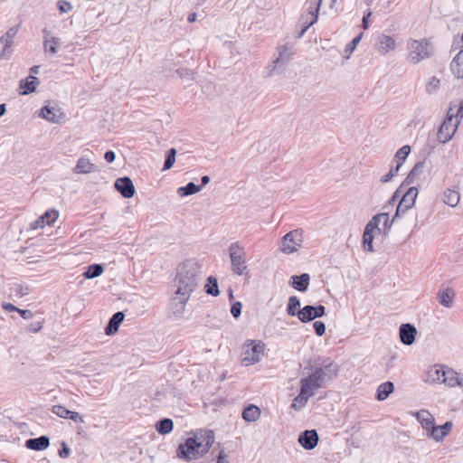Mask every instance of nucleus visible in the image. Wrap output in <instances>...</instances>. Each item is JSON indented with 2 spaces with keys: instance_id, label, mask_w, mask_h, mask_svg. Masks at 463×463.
Segmentation results:
<instances>
[{
  "instance_id": "f257e3e1",
  "label": "nucleus",
  "mask_w": 463,
  "mask_h": 463,
  "mask_svg": "<svg viewBox=\"0 0 463 463\" xmlns=\"http://www.w3.org/2000/svg\"><path fill=\"white\" fill-rule=\"evenodd\" d=\"M338 366L330 358L318 359L311 373L299 381V393L293 399L291 408L301 411L317 390L325 388L337 374Z\"/></svg>"
},
{
  "instance_id": "f03ea898",
  "label": "nucleus",
  "mask_w": 463,
  "mask_h": 463,
  "mask_svg": "<svg viewBox=\"0 0 463 463\" xmlns=\"http://www.w3.org/2000/svg\"><path fill=\"white\" fill-rule=\"evenodd\" d=\"M214 442V433L211 430H200L193 437L187 438L177 449V457L189 461L206 454Z\"/></svg>"
},
{
  "instance_id": "7ed1b4c3",
  "label": "nucleus",
  "mask_w": 463,
  "mask_h": 463,
  "mask_svg": "<svg viewBox=\"0 0 463 463\" xmlns=\"http://www.w3.org/2000/svg\"><path fill=\"white\" fill-rule=\"evenodd\" d=\"M199 280L200 266L194 260H187L178 267L175 280V292L191 297L192 293L197 288Z\"/></svg>"
},
{
  "instance_id": "20e7f679",
  "label": "nucleus",
  "mask_w": 463,
  "mask_h": 463,
  "mask_svg": "<svg viewBox=\"0 0 463 463\" xmlns=\"http://www.w3.org/2000/svg\"><path fill=\"white\" fill-rule=\"evenodd\" d=\"M407 52L409 61L413 64H417L430 58L434 52V48L426 39H410L407 42Z\"/></svg>"
},
{
  "instance_id": "39448f33",
  "label": "nucleus",
  "mask_w": 463,
  "mask_h": 463,
  "mask_svg": "<svg viewBox=\"0 0 463 463\" xmlns=\"http://www.w3.org/2000/svg\"><path fill=\"white\" fill-rule=\"evenodd\" d=\"M384 218V231H388L392 227V222H390V217L388 213H382L374 215L369 222L365 225L364 234H363V246L364 250L373 251V232L378 230L379 232L382 229L379 227V221Z\"/></svg>"
},
{
  "instance_id": "423d86ee",
  "label": "nucleus",
  "mask_w": 463,
  "mask_h": 463,
  "mask_svg": "<svg viewBox=\"0 0 463 463\" xmlns=\"http://www.w3.org/2000/svg\"><path fill=\"white\" fill-rule=\"evenodd\" d=\"M228 251L232 271L235 275H243L248 269L244 247L239 241H235L231 243Z\"/></svg>"
},
{
  "instance_id": "0eeeda50",
  "label": "nucleus",
  "mask_w": 463,
  "mask_h": 463,
  "mask_svg": "<svg viewBox=\"0 0 463 463\" xmlns=\"http://www.w3.org/2000/svg\"><path fill=\"white\" fill-rule=\"evenodd\" d=\"M265 349V345L260 340H248L243 345L242 364L246 366L254 364L260 360Z\"/></svg>"
},
{
  "instance_id": "6e6552de",
  "label": "nucleus",
  "mask_w": 463,
  "mask_h": 463,
  "mask_svg": "<svg viewBox=\"0 0 463 463\" xmlns=\"http://www.w3.org/2000/svg\"><path fill=\"white\" fill-rule=\"evenodd\" d=\"M303 242V231L297 229L285 234L280 242V250L285 254H292L298 250Z\"/></svg>"
},
{
  "instance_id": "1a4fd4ad",
  "label": "nucleus",
  "mask_w": 463,
  "mask_h": 463,
  "mask_svg": "<svg viewBox=\"0 0 463 463\" xmlns=\"http://www.w3.org/2000/svg\"><path fill=\"white\" fill-rule=\"evenodd\" d=\"M278 57L274 60L273 64L268 67L269 76L280 73L284 71L287 63L291 58L290 48L288 45L278 47Z\"/></svg>"
},
{
  "instance_id": "9d476101",
  "label": "nucleus",
  "mask_w": 463,
  "mask_h": 463,
  "mask_svg": "<svg viewBox=\"0 0 463 463\" xmlns=\"http://www.w3.org/2000/svg\"><path fill=\"white\" fill-rule=\"evenodd\" d=\"M418 196V189L415 186L410 187L402 196L396 209V213L393 218L390 221L392 223L394 222L395 218L403 214L406 211L411 209L414 203L415 200Z\"/></svg>"
},
{
  "instance_id": "9b49d317",
  "label": "nucleus",
  "mask_w": 463,
  "mask_h": 463,
  "mask_svg": "<svg viewBox=\"0 0 463 463\" xmlns=\"http://www.w3.org/2000/svg\"><path fill=\"white\" fill-rule=\"evenodd\" d=\"M459 121H452L449 118H446L439 128L437 138L439 143L445 144L449 142L457 131Z\"/></svg>"
},
{
  "instance_id": "f8f14e48",
  "label": "nucleus",
  "mask_w": 463,
  "mask_h": 463,
  "mask_svg": "<svg viewBox=\"0 0 463 463\" xmlns=\"http://www.w3.org/2000/svg\"><path fill=\"white\" fill-rule=\"evenodd\" d=\"M189 296H184L181 294H177V292L175 291L174 297L171 298L170 304H169V310L171 314V317L174 319H179L183 317L185 306L187 301L189 300Z\"/></svg>"
},
{
  "instance_id": "ddd939ff",
  "label": "nucleus",
  "mask_w": 463,
  "mask_h": 463,
  "mask_svg": "<svg viewBox=\"0 0 463 463\" xmlns=\"http://www.w3.org/2000/svg\"><path fill=\"white\" fill-rule=\"evenodd\" d=\"M326 314V308L322 305H307L298 312V319L303 323L310 322L316 318L322 317Z\"/></svg>"
},
{
  "instance_id": "4468645a",
  "label": "nucleus",
  "mask_w": 463,
  "mask_h": 463,
  "mask_svg": "<svg viewBox=\"0 0 463 463\" xmlns=\"http://www.w3.org/2000/svg\"><path fill=\"white\" fill-rule=\"evenodd\" d=\"M396 47V41L392 36L384 33L377 36L374 48L380 54L385 55L394 51Z\"/></svg>"
},
{
  "instance_id": "2eb2a0df",
  "label": "nucleus",
  "mask_w": 463,
  "mask_h": 463,
  "mask_svg": "<svg viewBox=\"0 0 463 463\" xmlns=\"http://www.w3.org/2000/svg\"><path fill=\"white\" fill-rule=\"evenodd\" d=\"M58 219V212L54 209L45 212L38 219L30 223V229L34 231L39 228H44L45 225L51 226Z\"/></svg>"
},
{
  "instance_id": "dca6fc26",
  "label": "nucleus",
  "mask_w": 463,
  "mask_h": 463,
  "mask_svg": "<svg viewBox=\"0 0 463 463\" xmlns=\"http://www.w3.org/2000/svg\"><path fill=\"white\" fill-rule=\"evenodd\" d=\"M115 188L124 198L128 199L133 197L136 192L132 180L128 176L118 178L115 182Z\"/></svg>"
},
{
  "instance_id": "f3484780",
  "label": "nucleus",
  "mask_w": 463,
  "mask_h": 463,
  "mask_svg": "<svg viewBox=\"0 0 463 463\" xmlns=\"http://www.w3.org/2000/svg\"><path fill=\"white\" fill-rule=\"evenodd\" d=\"M298 442L304 449L307 450L313 449L317 445L318 434L315 430H305L300 433Z\"/></svg>"
},
{
  "instance_id": "a211bd4d",
  "label": "nucleus",
  "mask_w": 463,
  "mask_h": 463,
  "mask_svg": "<svg viewBox=\"0 0 463 463\" xmlns=\"http://www.w3.org/2000/svg\"><path fill=\"white\" fill-rule=\"evenodd\" d=\"M453 424L451 421H446L444 424L436 426L435 424L429 430L428 435L436 441H441L451 430Z\"/></svg>"
},
{
  "instance_id": "6ab92c4d",
  "label": "nucleus",
  "mask_w": 463,
  "mask_h": 463,
  "mask_svg": "<svg viewBox=\"0 0 463 463\" xmlns=\"http://www.w3.org/2000/svg\"><path fill=\"white\" fill-rule=\"evenodd\" d=\"M417 330L411 324H402L400 326L399 335L401 342L405 345H411L414 343Z\"/></svg>"
},
{
  "instance_id": "aec40b11",
  "label": "nucleus",
  "mask_w": 463,
  "mask_h": 463,
  "mask_svg": "<svg viewBox=\"0 0 463 463\" xmlns=\"http://www.w3.org/2000/svg\"><path fill=\"white\" fill-rule=\"evenodd\" d=\"M445 377L442 379V383L449 387H461L463 388V374L455 372L452 369L447 368L443 373Z\"/></svg>"
},
{
  "instance_id": "412c9836",
  "label": "nucleus",
  "mask_w": 463,
  "mask_h": 463,
  "mask_svg": "<svg viewBox=\"0 0 463 463\" xmlns=\"http://www.w3.org/2000/svg\"><path fill=\"white\" fill-rule=\"evenodd\" d=\"M310 277L307 273H303L299 276L293 275L290 277L288 284L295 289L305 292L308 288Z\"/></svg>"
},
{
  "instance_id": "4be33fe9",
  "label": "nucleus",
  "mask_w": 463,
  "mask_h": 463,
  "mask_svg": "<svg viewBox=\"0 0 463 463\" xmlns=\"http://www.w3.org/2000/svg\"><path fill=\"white\" fill-rule=\"evenodd\" d=\"M456 293L450 288H440L437 293V299L445 307H452Z\"/></svg>"
},
{
  "instance_id": "5701e85b",
  "label": "nucleus",
  "mask_w": 463,
  "mask_h": 463,
  "mask_svg": "<svg viewBox=\"0 0 463 463\" xmlns=\"http://www.w3.org/2000/svg\"><path fill=\"white\" fill-rule=\"evenodd\" d=\"M412 415L417 419L426 431H429V430L434 425L435 419L427 410H420L412 413Z\"/></svg>"
},
{
  "instance_id": "b1692460",
  "label": "nucleus",
  "mask_w": 463,
  "mask_h": 463,
  "mask_svg": "<svg viewBox=\"0 0 463 463\" xmlns=\"http://www.w3.org/2000/svg\"><path fill=\"white\" fill-rule=\"evenodd\" d=\"M50 445V439L47 436L29 439L25 441V447L32 450L40 451L45 449Z\"/></svg>"
},
{
  "instance_id": "393cba45",
  "label": "nucleus",
  "mask_w": 463,
  "mask_h": 463,
  "mask_svg": "<svg viewBox=\"0 0 463 463\" xmlns=\"http://www.w3.org/2000/svg\"><path fill=\"white\" fill-rule=\"evenodd\" d=\"M125 315L121 311L116 312L109 319L106 328L105 333L108 335H114L118 332L119 325L124 320Z\"/></svg>"
},
{
  "instance_id": "a878e982",
  "label": "nucleus",
  "mask_w": 463,
  "mask_h": 463,
  "mask_svg": "<svg viewBox=\"0 0 463 463\" xmlns=\"http://www.w3.org/2000/svg\"><path fill=\"white\" fill-rule=\"evenodd\" d=\"M97 171L96 165L85 157H80L74 167V173L80 175L90 174Z\"/></svg>"
},
{
  "instance_id": "bb28decb",
  "label": "nucleus",
  "mask_w": 463,
  "mask_h": 463,
  "mask_svg": "<svg viewBox=\"0 0 463 463\" xmlns=\"http://www.w3.org/2000/svg\"><path fill=\"white\" fill-rule=\"evenodd\" d=\"M260 409L253 404H249L242 411V419L247 422H255L260 417Z\"/></svg>"
},
{
  "instance_id": "cd10ccee",
  "label": "nucleus",
  "mask_w": 463,
  "mask_h": 463,
  "mask_svg": "<svg viewBox=\"0 0 463 463\" xmlns=\"http://www.w3.org/2000/svg\"><path fill=\"white\" fill-rule=\"evenodd\" d=\"M39 84V80L36 77L30 75L25 80H22L20 81V89L23 90L20 91L22 95H28L33 92Z\"/></svg>"
},
{
  "instance_id": "c85d7f7f",
  "label": "nucleus",
  "mask_w": 463,
  "mask_h": 463,
  "mask_svg": "<svg viewBox=\"0 0 463 463\" xmlns=\"http://www.w3.org/2000/svg\"><path fill=\"white\" fill-rule=\"evenodd\" d=\"M311 6L309 7V15L311 16V20L309 22H306V25L302 30L300 36L304 34V33L317 21V14L321 5V0H309Z\"/></svg>"
},
{
  "instance_id": "c756f323",
  "label": "nucleus",
  "mask_w": 463,
  "mask_h": 463,
  "mask_svg": "<svg viewBox=\"0 0 463 463\" xmlns=\"http://www.w3.org/2000/svg\"><path fill=\"white\" fill-rule=\"evenodd\" d=\"M460 195L456 188H448L443 193V202L450 206L456 207L459 203Z\"/></svg>"
},
{
  "instance_id": "7c9ffc66",
  "label": "nucleus",
  "mask_w": 463,
  "mask_h": 463,
  "mask_svg": "<svg viewBox=\"0 0 463 463\" xmlns=\"http://www.w3.org/2000/svg\"><path fill=\"white\" fill-rule=\"evenodd\" d=\"M411 153V146L408 145H405L402 146L394 155L392 164H394L393 166L397 167L399 170L401 166L405 162L406 158Z\"/></svg>"
},
{
  "instance_id": "2f4dec72",
  "label": "nucleus",
  "mask_w": 463,
  "mask_h": 463,
  "mask_svg": "<svg viewBox=\"0 0 463 463\" xmlns=\"http://www.w3.org/2000/svg\"><path fill=\"white\" fill-rule=\"evenodd\" d=\"M447 368L442 366H434L428 371L427 381L431 383H442V379L445 377Z\"/></svg>"
},
{
  "instance_id": "473e14b6",
  "label": "nucleus",
  "mask_w": 463,
  "mask_h": 463,
  "mask_svg": "<svg viewBox=\"0 0 463 463\" xmlns=\"http://www.w3.org/2000/svg\"><path fill=\"white\" fill-rule=\"evenodd\" d=\"M394 385L392 382H385L379 385L377 389L376 399L378 401H384L393 392Z\"/></svg>"
},
{
  "instance_id": "72a5a7b5",
  "label": "nucleus",
  "mask_w": 463,
  "mask_h": 463,
  "mask_svg": "<svg viewBox=\"0 0 463 463\" xmlns=\"http://www.w3.org/2000/svg\"><path fill=\"white\" fill-rule=\"evenodd\" d=\"M174 423L171 419L165 418L156 422V431L162 435L170 433L173 430Z\"/></svg>"
},
{
  "instance_id": "f704fd0d",
  "label": "nucleus",
  "mask_w": 463,
  "mask_h": 463,
  "mask_svg": "<svg viewBox=\"0 0 463 463\" xmlns=\"http://www.w3.org/2000/svg\"><path fill=\"white\" fill-rule=\"evenodd\" d=\"M202 190V186H198L193 182L188 183L184 186H181L177 189V194L181 197L194 194Z\"/></svg>"
},
{
  "instance_id": "c9c22d12",
  "label": "nucleus",
  "mask_w": 463,
  "mask_h": 463,
  "mask_svg": "<svg viewBox=\"0 0 463 463\" xmlns=\"http://www.w3.org/2000/svg\"><path fill=\"white\" fill-rule=\"evenodd\" d=\"M44 43L43 47L46 52L55 53L57 49V41L55 37H51L50 33L44 29Z\"/></svg>"
},
{
  "instance_id": "e433bc0d",
  "label": "nucleus",
  "mask_w": 463,
  "mask_h": 463,
  "mask_svg": "<svg viewBox=\"0 0 463 463\" xmlns=\"http://www.w3.org/2000/svg\"><path fill=\"white\" fill-rule=\"evenodd\" d=\"M103 272V267L101 264H91L86 268V270L83 272V276L85 279H95L101 275Z\"/></svg>"
},
{
  "instance_id": "4c0bfd02",
  "label": "nucleus",
  "mask_w": 463,
  "mask_h": 463,
  "mask_svg": "<svg viewBox=\"0 0 463 463\" xmlns=\"http://www.w3.org/2000/svg\"><path fill=\"white\" fill-rule=\"evenodd\" d=\"M60 418L70 419L74 422H82V417L76 411H70L60 405Z\"/></svg>"
},
{
  "instance_id": "58836bf2",
  "label": "nucleus",
  "mask_w": 463,
  "mask_h": 463,
  "mask_svg": "<svg viewBox=\"0 0 463 463\" xmlns=\"http://www.w3.org/2000/svg\"><path fill=\"white\" fill-rule=\"evenodd\" d=\"M204 288L208 295L217 297L220 294L217 279L213 276L207 279V283Z\"/></svg>"
},
{
  "instance_id": "ea45409f",
  "label": "nucleus",
  "mask_w": 463,
  "mask_h": 463,
  "mask_svg": "<svg viewBox=\"0 0 463 463\" xmlns=\"http://www.w3.org/2000/svg\"><path fill=\"white\" fill-rule=\"evenodd\" d=\"M300 301L296 296H292L288 298V303L287 307V313L288 316L294 317L298 316V312L300 309Z\"/></svg>"
},
{
  "instance_id": "a19ab883",
  "label": "nucleus",
  "mask_w": 463,
  "mask_h": 463,
  "mask_svg": "<svg viewBox=\"0 0 463 463\" xmlns=\"http://www.w3.org/2000/svg\"><path fill=\"white\" fill-rule=\"evenodd\" d=\"M424 167L423 162L417 163L409 173L408 176L405 179V183L408 184H413L414 180L422 173Z\"/></svg>"
},
{
  "instance_id": "79ce46f5",
  "label": "nucleus",
  "mask_w": 463,
  "mask_h": 463,
  "mask_svg": "<svg viewBox=\"0 0 463 463\" xmlns=\"http://www.w3.org/2000/svg\"><path fill=\"white\" fill-rule=\"evenodd\" d=\"M39 117L47 119L50 122H57L56 120V113L54 108H50L49 106L43 107L39 111Z\"/></svg>"
},
{
  "instance_id": "37998d69",
  "label": "nucleus",
  "mask_w": 463,
  "mask_h": 463,
  "mask_svg": "<svg viewBox=\"0 0 463 463\" xmlns=\"http://www.w3.org/2000/svg\"><path fill=\"white\" fill-rule=\"evenodd\" d=\"M13 52L10 42L6 41V38L0 37V60L7 59Z\"/></svg>"
},
{
  "instance_id": "c03bdc74",
  "label": "nucleus",
  "mask_w": 463,
  "mask_h": 463,
  "mask_svg": "<svg viewBox=\"0 0 463 463\" xmlns=\"http://www.w3.org/2000/svg\"><path fill=\"white\" fill-rule=\"evenodd\" d=\"M462 103L463 101L459 104V106L458 103H450L446 118L450 117V119H452V121H459L458 119V117L460 116V118H463V114L459 111V108Z\"/></svg>"
},
{
  "instance_id": "a18cd8bd",
  "label": "nucleus",
  "mask_w": 463,
  "mask_h": 463,
  "mask_svg": "<svg viewBox=\"0 0 463 463\" xmlns=\"http://www.w3.org/2000/svg\"><path fill=\"white\" fill-rule=\"evenodd\" d=\"M175 156H176V149L175 148H170L166 152L165 160L164 163L163 170H168L170 169L175 162Z\"/></svg>"
},
{
  "instance_id": "49530a36",
  "label": "nucleus",
  "mask_w": 463,
  "mask_h": 463,
  "mask_svg": "<svg viewBox=\"0 0 463 463\" xmlns=\"http://www.w3.org/2000/svg\"><path fill=\"white\" fill-rule=\"evenodd\" d=\"M363 38V33H359L357 36H355L345 48V53L346 54V59L349 58V56L353 53V52L355 50L358 43L361 42Z\"/></svg>"
},
{
  "instance_id": "de8ad7c7",
  "label": "nucleus",
  "mask_w": 463,
  "mask_h": 463,
  "mask_svg": "<svg viewBox=\"0 0 463 463\" xmlns=\"http://www.w3.org/2000/svg\"><path fill=\"white\" fill-rule=\"evenodd\" d=\"M439 85L440 81L437 77H430L426 84V91L429 94H434L439 90Z\"/></svg>"
},
{
  "instance_id": "09e8293b",
  "label": "nucleus",
  "mask_w": 463,
  "mask_h": 463,
  "mask_svg": "<svg viewBox=\"0 0 463 463\" xmlns=\"http://www.w3.org/2000/svg\"><path fill=\"white\" fill-rule=\"evenodd\" d=\"M18 30H19V26L16 25V26H14L12 28H10L5 35H3L4 38H6V41L7 42H10V44L11 46H13V43H14V39L15 38L17 33H18Z\"/></svg>"
},
{
  "instance_id": "8fccbe9b",
  "label": "nucleus",
  "mask_w": 463,
  "mask_h": 463,
  "mask_svg": "<svg viewBox=\"0 0 463 463\" xmlns=\"http://www.w3.org/2000/svg\"><path fill=\"white\" fill-rule=\"evenodd\" d=\"M399 169L393 165L391 166L390 171L381 177L382 183H388L398 174Z\"/></svg>"
},
{
  "instance_id": "3c124183",
  "label": "nucleus",
  "mask_w": 463,
  "mask_h": 463,
  "mask_svg": "<svg viewBox=\"0 0 463 463\" xmlns=\"http://www.w3.org/2000/svg\"><path fill=\"white\" fill-rule=\"evenodd\" d=\"M313 326H314L316 334L318 336H322L325 334V332H326V325H325L324 322H322V321H316L313 324Z\"/></svg>"
},
{
  "instance_id": "603ef678",
  "label": "nucleus",
  "mask_w": 463,
  "mask_h": 463,
  "mask_svg": "<svg viewBox=\"0 0 463 463\" xmlns=\"http://www.w3.org/2000/svg\"><path fill=\"white\" fill-rule=\"evenodd\" d=\"M231 313L235 318H238L241 314V303L234 302L232 305Z\"/></svg>"
},
{
  "instance_id": "864d4df0",
  "label": "nucleus",
  "mask_w": 463,
  "mask_h": 463,
  "mask_svg": "<svg viewBox=\"0 0 463 463\" xmlns=\"http://www.w3.org/2000/svg\"><path fill=\"white\" fill-rule=\"evenodd\" d=\"M43 328V323L40 321L33 322L30 324L27 327V330L31 333H37Z\"/></svg>"
},
{
  "instance_id": "5fc2aeb1",
  "label": "nucleus",
  "mask_w": 463,
  "mask_h": 463,
  "mask_svg": "<svg viewBox=\"0 0 463 463\" xmlns=\"http://www.w3.org/2000/svg\"><path fill=\"white\" fill-rule=\"evenodd\" d=\"M372 15V11L371 10H367L364 16H363V19H362V27L364 30H367L370 26V24H369V18L370 16Z\"/></svg>"
},
{
  "instance_id": "6e6d98bb",
  "label": "nucleus",
  "mask_w": 463,
  "mask_h": 463,
  "mask_svg": "<svg viewBox=\"0 0 463 463\" xmlns=\"http://www.w3.org/2000/svg\"><path fill=\"white\" fill-rule=\"evenodd\" d=\"M13 290L15 292V294L19 297H24L28 294V288H24L21 285H15L13 288Z\"/></svg>"
},
{
  "instance_id": "4d7b16f0",
  "label": "nucleus",
  "mask_w": 463,
  "mask_h": 463,
  "mask_svg": "<svg viewBox=\"0 0 463 463\" xmlns=\"http://www.w3.org/2000/svg\"><path fill=\"white\" fill-rule=\"evenodd\" d=\"M60 458H68L71 455V449L65 442L61 443Z\"/></svg>"
},
{
  "instance_id": "13d9d810",
  "label": "nucleus",
  "mask_w": 463,
  "mask_h": 463,
  "mask_svg": "<svg viewBox=\"0 0 463 463\" xmlns=\"http://www.w3.org/2000/svg\"><path fill=\"white\" fill-rule=\"evenodd\" d=\"M72 9L71 3L60 0V13H68Z\"/></svg>"
},
{
  "instance_id": "bf43d9fd",
  "label": "nucleus",
  "mask_w": 463,
  "mask_h": 463,
  "mask_svg": "<svg viewBox=\"0 0 463 463\" xmlns=\"http://www.w3.org/2000/svg\"><path fill=\"white\" fill-rule=\"evenodd\" d=\"M21 317L24 319H32L33 317V313L31 310L28 309H20L18 308L17 311Z\"/></svg>"
},
{
  "instance_id": "052dcab7",
  "label": "nucleus",
  "mask_w": 463,
  "mask_h": 463,
  "mask_svg": "<svg viewBox=\"0 0 463 463\" xmlns=\"http://www.w3.org/2000/svg\"><path fill=\"white\" fill-rule=\"evenodd\" d=\"M2 307L8 312H17L18 311L17 307L14 306L11 303H7V302H3Z\"/></svg>"
},
{
  "instance_id": "680f3d73",
  "label": "nucleus",
  "mask_w": 463,
  "mask_h": 463,
  "mask_svg": "<svg viewBox=\"0 0 463 463\" xmlns=\"http://www.w3.org/2000/svg\"><path fill=\"white\" fill-rule=\"evenodd\" d=\"M104 158L108 163H112L116 158V155L112 150H109L105 153Z\"/></svg>"
},
{
  "instance_id": "e2e57ef3",
  "label": "nucleus",
  "mask_w": 463,
  "mask_h": 463,
  "mask_svg": "<svg viewBox=\"0 0 463 463\" xmlns=\"http://www.w3.org/2000/svg\"><path fill=\"white\" fill-rule=\"evenodd\" d=\"M402 185L395 191V193L393 194L392 197L390 200V203H395L397 201L400 194L402 193Z\"/></svg>"
},
{
  "instance_id": "0e129e2a",
  "label": "nucleus",
  "mask_w": 463,
  "mask_h": 463,
  "mask_svg": "<svg viewBox=\"0 0 463 463\" xmlns=\"http://www.w3.org/2000/svg\"><path fill=\"white\" fill-rule=\"evenodd\" d=\"M217 463H230L228 460L225 459L223 451H220L217 457Z\"/></svg>"
},
{
  "instance_id": "69168bd1",
  "label": "nucleus",
  "mask_w": 463,
  "mask_h": 463,
  "mask_svg": "<svg viewBox=\"0 0 463 463\" xmlns=\"http://www.w3.org/2000/svg\"><path fill=\"white\" fill-rule=\"evenodd\" d=\"M201 182H202V184L199 186H202V188H203V186H205L206 184H209L210 177L208 175H203L201 179Z\"/></svg>"
},
{
  "instance_id": "338daca9",
  "label": "nucleus",
  "mask_w": 463,
  "mask_h": 463,
  "mask_svg": "<svg viewBox=\"0 0 463 463\" xmlns=\"http://www.w3.org/2000/svg\"><path fill=\"white\" fill-rule=\"evenodd\" d=\"M196 17H197L196 14H195V13H192V14H190L188 15V17H187V21H188L189 23H194V22H195V21H196Z\"/></svg>"
},
{
  "instance_id": "774afa93",
  "label": "nucleus",
  "mask_w": 463,
  "mask_h": 463,
  "mask_svg": "<svg viewBox=\"0 0 463 463\" xmlns=\"http://www.w3.org/2000/svg\"><path fill=\"white\" fill-rule=\"evenodd\" d=\"M6 112L5 104H0V117L4 116Z\"/></svg>"
}]
</instances>
